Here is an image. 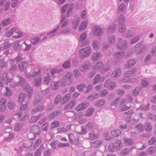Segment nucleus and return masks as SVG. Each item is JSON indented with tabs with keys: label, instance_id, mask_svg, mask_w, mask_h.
I'll return each mask as SVG.
<instances>
[{
	"label": "nucleus",
	"instance_id": "nucleus-11",
	"mask_svg": "<svg viewBox=\"0 0 156 156\" xmlns=\"http://www.w3.org/2000/svg\"><path fill=\"white\" fill-rule=\"evenodd\" d=\"M30 131L31 133L36 134H39L41 133L40 127L36 125H34L31 126Z\"/></svg>",
	"mask_w": 156,
	"mask_h": 156
},
{
	"label": "nucleus",
	"instance_id": "nucleus-37",
	"mask_svg": "<svg viewBox=\"0 0 156 156\" xmlns=\"http://www.w3.org/2000/svg\"><path fill=\"white\" fill-rule=\"evenodd\" d=\"M120 100V98H118L116 99L112 100L111 102V106H114L115 107L117 106L118 105Z\"/></svg>",
	"mask_w": 156,
	"mask_h": 156
},
{
	"label": "nucleus",
	"instance_id": "nucleus-41",
	"mask_svg": "<svg viewBox=\"0 0 156 156\" xmlns=\"http://www.w3.org/2000/svg\"><path fill=\"white\" fill-rule=\"evenodd\" d=\"M112 135L114 137H116L120 135L121 134V131L119 129H115L111 132Z\"/></svg>",
	"mask_w": 156,
	"mask_h": 156
},
{
	"label": "nucleus",
	"instance_id": "nucleus-16",
	"mask_svg": "<svg viewBox=\"0 0 156 156\" xmlns=\"http://www.w3.org/2000/svg\"><path fill=\"white\" fill-rule=\"evenodd\" d=\"M121 70L120 68H117L113 72L112 76L113 77H117L119 76L121 74Z\"/></svg>",
	"mask_w": 156,
	"mask_h": 156
},
{
	"label": "nucleus",
	"instance_id": "nucleus-6",
	"mask_svg": "<svg viewBox=\"0 0 156 156\" xmlns=\"http://www.w3.org/2000/svg\"><path fill=\"white\" fill-rule=\"evenodd\" d=\"M91 67V64L88 61L85 62L80 67V70L82 72L87 71Z\"/></svg>",
	"mask_w": 156,
	"mask_h": 156
},
{
	"label": "nucleus",
	"instance_id": "nucleus-8",
	"mask_svg": "<svg viewBox=\"0 0 156 156\" xmlns=\"http://www.w3.org/2000/svg\"><path fill=\"white\" fill-rule=\"evenodd\" d=\"M89 105V103L87 102H83L79 104L76 107L75 110L78 112L84 110L87 108Z\"/></svg>",
	"mask_w": 156,
	"mask_h": 156
},
{
	"label": "nucleus",
	"instance_id": "nucleus-60",
	"mask_svg": "<svg viewBox=\"0 0 156 156\" xmlns=\"http://www.w3.org/2000/svg\"><path fill=\"white\" fill-rule=\"evenodd\" d=\"M110 69V66L109 65H106L103 66L101 69V72H105L107 71Z\"/></svg>",
	"mask_w": 156,
	"mask_h": 156
},
{
	"label": "nucleus",
	"instance_id": "nucleus-63",
	"mask_svg": "<svg viewBox=\"0 0 156 156\" xmlns=\"http://www.w3.org/2000/svg\"><path fill=\"white\" fill-rule=\"evenodd\" d=\"M10 22L9 19L8 18L4 20L2 22V24L4 26H5L9 24Z\"/></svg>",
	"mask_w": 156,
	"mask_h": 156
},
{
	"label": "nucleus",
	"instance_id": "nucleus-33",
	"mask_svg": "<svg viewBox=\"0 0 156 156\" xmlns=\"http://www.w3.org/2000/svg\"><path fill=\"white\" fill-rule=\"evenodd\" d=\"M100 45V42L99 41H98V40H95L93 41V47L95 50H98L99 48Z\"/></svg>",
	"mask_w": 156,
	"mask_h": 156
},
{
	"label": "nucleus",
	"instance_id": "nucleus-31",
	"mask_svg": "<svg viewBox=\"0 0 156 156\" xmlns=\"http://www.w3.org/2000/svg\"><path fill=\"white\" fill-rule=\"evenodd\" d=\"M101 76L99 74L97 75L93 80V83L96 84L101 80Z\"/></svg>",
	"mask_w": 156,
	"mask_h": 156
},
{
	"label": "nucleus",
	"instance_id": "nucleus-30",
	"mask_svg": "<svg viewBox=\"0 0 156 156\" xmlns=\"http://www.w3.org/2000/svg\"><path fill=\"white\" fill-rule=\"evenodd\" d=\"M89 139L94 140L97 139L98 136V135L93 132H92L88 134Z\"/></svg>",
	"mask_w": 156,
	"mask_h": 156
},
{
	"label": "nucleus",
	"instance_id": "nucleus-52",
	"mask_svg": "<svg viewBox=\"0 0 156 156\" xmlns=\"http://www.w3.org/2000/svg\"><path fill=\"white\" fill-rule=\"evenodd\" d=\"M135 128L138 132H141L144 130L143 126L141 123H139L137 124Z\"/></svg>",
	"mask_w": 156,
	"mask_h": 156
},
{
	"label": "nucleus",
	"instance_id": "nucleus-32",
	"mask_svg": "<svg viewBox=\"0 0 156 156\" xmlns=\"http://www.w3.org/2000/svg\"><path fill=\"white\" fill-rule=\"evenodd\" d=\"M63 69L60 68L59 69H54L52 70V71H51V76L52 77H54V74L56 73L59 74L60 73L63 72Z\"/></svg>",
	"mask_w": 156,
	"mask_h": 156
},
{
	"label": "nucleus",
	"instance_id": "nucleus-3",
	"mask_svg": "<svg viewBox=\"0 0 156 156\" xmlns=\"http://www.w3.org/2000/svg\"><path fill=\"white\" fill-rule=\"evenodd\" d=\"M91 53V48L90 47H86L81 49L79 52V55L81 59L87 58L90 55Z\"/></svg>",
	"mask_w": 156,
	"mask_h": 156
},
{
	"label": "nucleus",
	"instance_id": "nucleus-12",
	"mask_svg": "<svg viewBox=\"0 0 156 156\" xmlns=\"http://www.w3.org/2000/svg\"><path fill=\"white\" fill-rule=\"evenodd\" d=\"M28 65V62H22L20 63L18 65L19 69L22 71H23L27 69Z\"/></svg>",
	"mask_w": 156,
	"mask_h": 156
},
{
	"label": "nucleus",
	"instance_id": "nucleus-27",
	"mask_svg": "<svg viewBox=\"0 0 156 156\" xmlns=\"http://www.w3.org/2000/svg\"><path fill=\"white\" fill-rule=\"evenodd\" d=\"M26 95L24 93H21L20 94L18 97V102L19 103L22 104L25 100Z\"/></svg>",
	"mask_w": 156,
	"mask_h": 156
},
{
	"label": "nucleus",
	"instance_id": "nucleus-53",
	"mask_svg": "<svg viewBox=\"0 0 156 156\" xmlns=\"http://www.w3.org/2000/svg\"><path fill=\"white\" fill-rule=\"evenodd\" d=\"M61 86L60 82L58 81L57 82H55L53 83V84L52 85V88L55 90H56L58 89L59 86Z\"/></svg>",
	"mask_w": 156,
	"mask_h": 156
},
{
	"label": "nucleus",
	"instance_id": "nucleus-42",
	"mask_svg": "<svg viewBox=\"0 0 156 156\" xmlns=\"http://www.w3.org/2000/svg\"><path fill=\"white\" fill-rule=\"evenodd\" d=\"M113 144L116 150H119L120 147L121 141L118 140H116L115 141V142Z\"/></svg>",
	"mask_w": 156,
	"mask_h": 156
},
{
	"label": "nucleus",
	"instance_id": "nucleus-40",
	"mask_svg": "<svg viewBox=\"0 0 156 156\" xmlns=\"http://www.w3.org/2000/svg\"><path fill=\"white\" fill-rule=\"evenodd\" d=\"M22 55L21 54H19L13 60H12V62L15 61L17 63L23 60V58L22 57Z\"/></svg>",
	"mask_w": 156,
	"mask_h": 156
},
{
	"label": "nucleus",
	"instance_id": "nucleus-1",
	"mask_svg": "<svg viewBox=\"0 0 156 156\" xmlns=\"http://www.w3.org/2000/svg\"><path fill=\"white\" fill-rule=\"evenodd\" d=\"M15 83L10 86L12 87L16 86H21L23 87L24 91L26 92L27 94L31 96L33 92V90L30 86L27 84L25 85V80L24 78L19 76H17L15 78Z\"/></svg>",
	"mask_w": 156,
	"mask_h": 156
},
{
	"label": "nucleus",
	"instance_id": "nucleus-7",
	"mask_svg": "<svg viewBox=\"0 0 156 156\" xmlns=\"http://www.w3.org/2000/svg\"><path fill=\"white\" fill-rule=\"evenodd\" d=\"M116 85V83L110 80H106L104 83L105 87L109 88L111 90L114 88Z\"/></svg>",
	"mask_w": 156,
	"mask_h": 156
},
{
	"label": "nucleus",
	"instance_id": "nucleus-2",
	"mask_svg": "<svg viewBox=\"0 0 156 156\" xmlns=\"http://www.w3.org/2000/svg\"><path fill=\"white\" fill-rule=\"evenodd\" d=\"M34 80L33 84L36 86L39 87L40 86L42 83V77L41 76V69L39 68L37 71H36L34 70L32 75Z\"/></svg>",
	"mask_w": 156,
	"mask_h": 156
},
{
	"label": "nucleus",
	"instance_id": "nucleus-48",
	"mask_svg": "<svg viewBox=\"0 0 156 156\" xmlns=\"http://www.w3.org/2000/svg\"><path fill=\"white\" fill-rule=\"evenodd\" d=\"M73 74L75 78H78L81 75V73L77 69L74 70L73 72Z\"/></svg>",
	"mask_w": 156,
	"mask_h": 156
},
{
	"label": "nucleus",
	"instance_id": "nucleus-35",
	"mask_svg": "<svg viewBox=\"0 0 156 156\" xmlns=\"http://www.w3.org/2000/svg\"><path fill=\"white\" fill-rule=\"evenodd\" d=\"M65 78V77L63 76L62 80H59V81L60 82L61 86L62 87L66 86L67 83H69H69L67 80Z\"/></svg>",
	"mask_w": 156,
	"mask_h": 156
},
{
	"label": "nucleus",
	"instance_id": "nucleus-38",
	"mask_svg": "<svg viewBox=\"0 0 156 156\" xmlns=\"http://www.w3.org/2000/svg\"><path fill=\"white\" fill-rule=\"evenodd\" d=\"M87 21L85 20L83 21L82 23H81L80 24L79 29L80 30H83L85 29V28L87 27Z\"/></svg>",
	"mask_w": 156,
	"mask_h": 156
},
{
	"label": "nucleus",
	"instance_id": "nucleus-10",
	"mask_svg": "<svg viewBox=\"0 0 156 156\" xmlns=\"http://www.w3.org/2000/svg\"><path fill=\"white\" fill-rule=\"evenodd\" d=\"M123 51L117 52L114 53V58L117 62L119 61L125 55Z\"/></svg>",
	"mask_w": 156,
	"mask_h": 156
},
{
	"label": "nucleus",
	"instance_id": "nucleus-23",
	"mask_svg": "<svg viewBox=\"0 0 156 156\" xmlns=\"http://www.w3.org/2000/svg\"><path fill=\"white\" fill-rule=\"evenodd\" d=\"M106 103L105 100L101 99L98 100L95 102L94 104L95 106L101 107L104 105Z\"/></svg>",
	"mask_w": 156,
	"mask_h": 156
},
{
	"label": "nucleus",
	"instance_id": "nucleus-20",
	"mask_svg": "<svg viewBox=\"0 0 156 156\" xmlns=\"http://www.w3.org/2000/svg\"><path fill=\"white\" fill-rule=\"evenodd\" d=\"M6 101L5 98H2L0 100V102L2 104L1 105V107L0 109L1 112H4L6 108L5 105Z\"/></svg>",
	"mask_w": 156,
	"mask_h": 156
},
{
	"label": "nucleus",
	"instance_id": "nucleus-49",
	"mask_svg": "<svg viewBox=\"0 0 156 156\" xmlns=\"http://www.w3.org/2000/svg\"><path fill=\"white\" fill-rule=\"evenodd\" d=\"M85 127L87 129L91 130L93 128L94 124L92 122H89L86 125Z\"/></svg>",
	"mask_w": 156,
	"mask_h": 156
},
{
	"label": "nucleus",
	"instance_id": "nucleus-55",
	"mask_svg": "<svg viewBox=\"0 0 156 156\" xmlns=\"http://www.w3.org/2000/svg\"><path fill=\"white\" fill-rule=\"evenodd\" d=\"M88 43L87 40H80L79 42V44L81 46H83L87 45Z\"/></svg>",
	"mask_w": 156,
	"mask_h": 156
},
{
	"label": "nucleus",
	"instance_id": "nucleus-43",
	"mask_svg": "<svg viewBox=\"0 0 156 156\" xmlns=\"http://www.w3.org/2000/svg\"><path fill=\"white\" fill-rule=\"evenodd\" d=\"M60 124L57 121H55L51 122L50 125L51 128L53 129L55 128L58 127Z\"/></svg>",
	"mask_w": 156,
	"mask_h": 156
},
{
	"label": "nucleus",
	"instance_id": "nucleus-45",
	"mask_svg": "<svg viewBox=\"0 0 156 156\" xmlns=\"http://www.w3.org/2000/svg\"><path fill=\"white\" fill-rule=\"evenodd\" d=\"M150 108V104H148L147 105H144L143 107L142 105H140L139 108H137L138 110H142L145 111H148Z\"/></svg>",
	"mask_w": 156,
	"mask_h": 156
},
{
	"label": "nucleus",
	"instance_id": "nucleus-13",
	"mask_svg": "<svg viewBox=\"0 0 156 156\" xmlns=\"http://www.w3.org/2000/svg\"><path fill=\"white\" fill-rule=\"evenodd\" d=\"M43 97L40 96H37L35 98L33 104L34 106H37L39 104H41V101L43 100Z\"/></svg>",
	"mask_w": 156,
	"mask_h": 156
},
{
	"label": "nucleus",
	"instance_id": "nucleus-46",
	"mask_svg": "<svg viewBox=\"0 0 156 156\" xmlns=\"http://www.w3.org/2000/svg\"><path fill=\"white\" fill-rule=\"evenodd\" d=\"M69 146V144L68 143H63L61 142H58L57 146L59 147H68Z\"/></svg>",
	"mask_w": 156,
	"mask_h": 156
},
{
	"label": "nucleus",
	"instance_id": "nucleus-36",
	"mask_svg": "<svg viewBox=\"0 0 156 156\" xmlns=\"http://www.w3.org/2000/svg\"><path fill=\"white\" fill-rule=\"evenodd\" d=\"M41 115L40 114L37 116H34L31 117L30 120L31 123H34L37 122L40 118Z\"/></svg>",
	"mask_w": 156,
	"mask_h": 156
},
{
	"label": "nucleus",
	"instance_id": "nucleus-39",
	"mask_svg": "<svg viewBox=\"0 0 156 156\" xmlns=\"http://www.w3.org/2000/svg\"><path fill=\"white\" fill-rule=\"evenodd\" d=\"M86 86L84 83H81L77 85L76 87V88L78 89L79 91H83L84 90Z\"/></svg>",
	"mask_w": 156,
	"mask_h": 156
},
{
	"label": "nucleus",
	"instance_id": "nucleus-64",
	"mask_svg": "<svg viewBox=\"0 0 156 156\" xmlns=\"http://www.w3.org/2000/svg\"><path fill=\"white\" fill-rule=\"evenodd\" d=\"M49 125L48 123H45L41 126V129L42 131H47Z\"/></svg>",
	"mask_w": 156,
	"mask_h": 156
},
{
	"label": "nucleus",
	"instance_id": "nucleus-62",
	"mask_svg": "<svg viewBox=\"0 0 156 156\" xmlns=\"http://www.w3.org/2000/svg\"><path fill=\"white\" fill-rule=\"evenodd\" d=\"M22 33L19 31L14 33L13 37L15 38H20L22 36Z\"/></svg>",
	"mask_w": 156,
	"mask_h": 156
},
{
	"label": "nucleus",
	"instance_id": "nucleus-4",
	"mask_svg": "<svg viewBox=\"0 0 156 156\" xmlns=\"http://www.w3.org/2000/svg\"><path fill=\"white\" fill-rule=\"evenodd\" d=\"M102 30L100 27L97 26H95L93 28L92 33L90 34V35L91 36H100L102 35Z\"/></svg>",
	"mask_w": 156,
	"mask_h": 156
},
{
	"label": "nucleus",
	"instance_id": "nucleus-28",
	"mask_svg": "<svg viewBox=\"0 0 156 156\" xmlns=\"http://www.w3.org/2000/svg\"><path fill=\"white\" fill-rule=\"evenodd\" d=\"M101 55L99 52L94 53L92 56V59L94 61H96L101 58Z\"/></svg>",
	"mask_w": 156,
	"mask_h": 156
},
{
	"label": "nucleus",
	"instance_id": "nucleus-21",
	"mask_svg": "<svg viewBox=\"0 0 156 156\" xmlns=\"http://www.w3.org/2000/svg\"><path fill=\"white\" fill-rule=\"evenodd\" d=\"M94 108L91 107L88 108L86 111L85 113V116L89 117L92 115L94 111Z\"/></svg>",
	"mask_w": 156,
	"mask_h": 156
},
{
	"label": "nucleus",
	"instance_id": "nucleus-29",
	"mask_svg": "<svg viewBox=\"0 0 156 156\" xmlns=\"http://www.w3.org/2000/svg\"><path fill=\"white\" fill-rule=\"evenodd\" d=\"M124 141L125 144L126 146L132 145L134 143L133 141L131 139L127 137L124 138Z\"/></svg>",
	"mask_w": 156,
	"mask_h": 156
},
{
	"label": "nucleus",
	"instance_id": "nucleus-44",
	"mask_svg": "<svg viewBox=\"0 0 156 156\" xmlns=\"http://www.w3.org/2000/svg\"><path fill=\"white\" fill-rule=\"evenodd\" d=\"M64 76L65 77L69 83L73 77V74L71 73L68 72L66 75H64Z\"/></svg>",
	"mask_w": 156,
	"mask_h": 156
},
{
	"label": "nucleus",
	"instance_id": "nucleus-61",
	"mask_svg": "<svg viewBox=\"0 0 156 156\" xmlns=\"http://www.w3.org/2000/svg\"><path fill=\"white\" fill-rule=\"evenodd\" d=\"M61 99V96L60 94H58L55 100V103L56 104L58 103L60 101Z\"/></svg>",
	"mask_w": 156,
	"mask_h": 156
},
{
	"label": "nucleus",
	"instance_id": "nucleus-19",
	"mask_svg": "<svg viewBox=\"0 0 156 156\" xmlns=\"http://www.w3.org/2000/svg\"><path fill=\"white\" fill-rule=\"evenodd\" d=\"M136 63V60L134 59H130L128 60L125 64V67L128 69L131 66L134 65Z\"/></svg>",
	"mask_w": 156,
	"mask_h": 156
},
{
	"label": "nucleus",
	"instance_id": "nucleus-51",
	"mask_svg": "<svg viewBox=\"0 0 156 156\" xmlns=\"http://www.w3.org/2000/svg\"><path fill=\"white\" fill-rule=\"evenodd\" d=\"M7 106L10 109H13L16 106V104L14 102L10 101L8 103Z\"/></svg>",
	"mask_w": 156,
	"mask_h": 156
},
{
	"label": "nucleus",
	"instance_id": "nucleus-59",
	"mask_svg": "<svg viewBox=\"0 0 156 156\" xmlns=\"http://www.w3.org/2000/svg\"><path fill=\"white\" fill-rule=\"evenodd\" d=\"M108 150L111 152H113L116 150L113 143L109 145L108 147Z\"/></svg>",
	"mask_w": 156,
	"mask_h": 156
},
{
	"label": "nucleus",
	"instance_id": "nucleus-5",
	"mask_svg": "<svg viewBox=\"0 0 156 156\" xmlns=\"http://www.w3.org/2000/svg\"><path fill=\"white\" fill-rule=\"evenodd\" d=\"M2 81L5 83L6 84H8L12 81V79L10 78L7 73H4L2 74L0 77Z\"/></svg>",
	"mask_w": 156,
	"mask_h": 156
},
{
	"label": "nucleus",
	"instance_id": "nucleus-18",
	"mask_svg": "<svg viewBox=\"0 0 156 156\" xmlns=\"http://www.w3.org/2000/svg\"><path fill=\"white\" fill-rule=\"evenodd\" d=\"M76 105V101H72L70 103H69L66 105L64 106V108L66 110L71 109Z\"/></svg>",
	"mask_w": 156,
	"mask_h": 156
},
{
	"label": "nucleus",
	"instance_id": "nucleus-14",
	"mask_svg": "<svg viewBox=\"0 0 156 156\" xmlns=\"http://www.w3.org/2000/svg\"><path fill=\"white\" fill-rule=\"evenodd\" d=\"M136 69L135 68H133L132 70H127L125 73L124 77H131L136 72Z\"/></svg>",
	"mask_w": 156,
	"mask_h": 156
},
{
	"label": "nucleus",
	"instance_id": "nucleus-47",
	"mask_svg": "<svg viewBox=\"0 0 156 156\" xmlns=\"http://www.w3.org/2000/svg\"><path fill=\"white\" fill-rule=\"evenodd\" d=\"M16 30V28H12L11 29V30L9 31L8 32L5 34V35L7 37H9L11 36L12 34Z\"/></svg>",
	"mask_w": 156,
	"mask_h": 156
},
{
	"label": "nucleus",
	"instance_id": "nucleus-50",
	"mask_svg": "<svg viewBox=\"0 0 156 156\" xmlns=\"http://www.w3.org/2000/svg\"><path fill=\"white\" fill-rule=\"evenodd\" d=\"M17 67L14 64H11V66L9 69V71L10 72H12L17 70Z\"/></svg>",
	"mask_w": 156,
	"mask_h": 156
},
{
	"label": "nucleus",
	"instance_id": "nucleus-34",
	"mask_svg": "<svg viewBox=\"0 0 156 156\" xmlns=\"http://www.w3.org/2000/svg\"><path fill=\"white\" fill-rule=\"evenodd\" d=\"M147 151L148 154H154L156 151V147L155 146L150 147L147 149Z\"/></svg>",
	"mask_w": 156,
	"mask_h": 156
},
{
	"label": "nucleus",
	"instance_id": "nucleus-9",
	"mask_svg": "<svg viewBox=\"0 0 156 156\" xmlns=\"http://www.w3.org/2000/svg\"><path fill=\"white\" fill-rule=\"evenodd\" d=\"M127 47V42L125 40H119L117 45L118 49H125Z\"/></svg>",
	"mask_w": 156,
	"mask_h": 156
},
{
	"label": "nucleus",
	"instance_id": "nucleus-15",
	"mask_svg": "<svg viewBox=\"0 0 156 156\" xmlns=\"http://www.w3.org/2000/svg\"><path fill=\"white\" fill-rule=\"evenodd\" d=\"M44 109L43 106L41 105L33 109L31 111V113L34 115L37 114L39 112L42 111Z\"/></svg>",
	"mask_w": 156,
	"mask_h": 156
},
{
	"label": "nucleus",
	"instance_id": "nucleus-56",
	"mask_svg": "<svg viewBox=\"0 0 156 156\" xmlns=\"http://www.w3.org/2000/svg\"><path fill=\"white\" fill-rule=\"evenodd\" d=\"M75 113L73 111H67L65 113L66 116L69 118H71L74 116Z\"/></svg>",
	"mask_w": 156,
	"mask_h": 156
},
{
	"label": "nucleus",
	"instance_id": "nucleus-57",
	"mask_svg": "<svg viewBox=\"0 0 156 156\" xmlns=\"http://www.w3.org/2000/svg\"><path fill=\"white\" fill-rule=\"evenodd\" d=\"M156 142V138L154 137H153L151 138L148 141V143L150 145L154 144Z\"/></svg>",
	"mask_w": 156,
	"mask_h": 156
},
{
	"label": "nucleus",
	"instance_id": "nucleus-26",
	"mask_svg": "<svg viewBox=\"0 0 156 156\" xmlns=\"http://www.w3.org/2000/svg\"><path fill=\"white\" fill-rule=\"evenodd\" d=\"M71 61L68 60L64 62L62 65V67L65 69L69 68L71 67Z\"/></svg>",
	"mask_w": 156,
	"mask_h": 156
},
{
	"label": "nucleus",
	"instance_id": "nucleus-17",
	"mask_svg": "<svg viewBox=\"0 0 156 156\" xmlns=\"http://www.w3.org/2000/svg\"><path fill=\"white\" fill-rule=\"evenodd\" d=\"M102 141L101 140H95L91 143V146L94 148H98L101 145Z\"/></svg>",
	"mask_w": 156,
	"mask_h": 156
},
{
	"label": "nucleus",
	"instance_id": "nucleus-24",
	"mask_svg": "<svg viewBox=\"0 0 156 156\" xmlns=\"http://www.w3.org/2000/svg\"><path fill=\"white\" fill-rule=\"evenodd\" d=\"M132 150L131 147L123 149L121 150V154L122 156L126 155L131 151Z\"/></svg>",
	"mask_w": 156,
	"mask_h": 156
},
{
	"label": "nucleus",
	"instance_id": "nucleus-58",
	"mask_svg": "<svg viewBox=\"0 0 156 156\" xmlns=\"http://www.w3.org/2000/svg\"><path fill=\"white\" fill-rule=\"evenodd\" d=\"M69 140L70 142L73 144L74 143V139H75V137L74 135L72 133H69L68 135Z\"/></svg>",
	"mask_w": 156,
	"mask_h": 156
},
{
	"label": "nucleus",
	"instance_id": "nucleus-22",
	"mask_svg": "<svg viewBox=\"0 0 156 156\" xmlns=\"http://www.w3.org/2000/svg\"><path fill=\"white\" fill-rule=\"evenodd\" d=\"M51 78L50 74L49 73H47L46 75L44 77L43 81V83L45 84H48L50 82Z\"/></svg>",
	"mask_w": 156,
	"mask_h": 156
},
{
	"label": "nucleus",
	"instance_id": "nucleus-25",
	"mask_svg": "<svg viewBox=\"0 0 156 156\" xmlns=\"http://www.w3.org/2000/svg\"><path fill=\"white\" fill-rule=\"evenodd\" d=\"M103 66V64L101 62H98L94 66V69L96 71L100 70L101 72Z\"/></svg>",
	"mask_w": 156,
	"mask_h": 156
},
{
	"label": "nucleus",
	"instance_id": "nucleus-54",
	"mask_svg": "<svg viewBox=\"0 0 156 156\" xmlns=\"http://www.w3.org/2000/svg\"><path fill=\"white\" fill-rule=\"evenodd\" d=\"M145 129L147 131H151L152 129V127L151 124L147 123L145 125Z\"/></svg>",
	"mask_w": 156,
	"mask_h": 156
}]
</instances>
